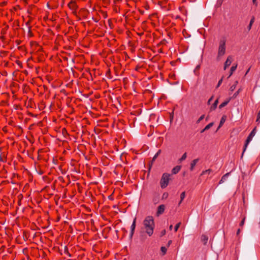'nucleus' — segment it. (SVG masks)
<instances>
[{"label":"nucleus","mask_w":260,"mask_h":260,"mask_svg":"<svg viewBox=\"0 0 260 260\" xmlns=\"http://www.w3.org/2000/svg\"><path fill=\"white\" fill-rule=\"evenodd\" d=\"M0 161H3V159H2V158L1 156H0Z\"/></svg>","instance_id":"obj_39"},{"label":"nucleus","mask_w":260,"mask_h":260,"mask_svg":"<svg viewBox=\"0 0 260 260\" xmlns=\"http://www.w3.org/2000/svg\"><path fill=\"white\" fill-rule=\"evenodd\" d=\"M225 53V40H221L219 42L217 58H219L222 56Z\"/></svg>","instance_id":"obj_3"},{"label":"nucleus","mask_w":260,"mask_h":260,"mask_svg":"<svg viewBox=\"0 0 260 260\" xmlns=\"http://www.w3.org/2000/svg\"><path fill=\"white\" fill-rule=\"evenodd\" d=\"M165 209V206L164 205H159L157 208V211L156 212L157 216H158L162 214L164 212Z\"/></svg>","instance_id":"obj_6"},{"label":"nucleus","mask_w":260,"mask_h":260,"mask_svg":"<svg viewBox=\"0 0 260 260\" xmlns=\"http://www.w3.org/2000/svg\"><path fill=\"white\" fill-rule=\"evenodd\" d=\"M205 131H206V129H205V127L204 129H203L201 131V133H204Z\"/></svg>","instance_id":"obj_37"},{"label":"nucleus","mask_w":260,"mask_h":260,"mask_svg":"<svg viewBox=\"0 0 260 260\" xmlns=\"http://www.w3.org/2000/svg\"><path fill=\"white\" fill-rule=\"evenodd\" d=\"M230 173H227L225 174H224L221 178L220 180L219 181V183L221 184L223 183L228 178Z\"/></svg>","instance_id":"obj_10"},{"label":"nucleus","mask_w":260,"mask_h":260,"mask_svg":"<svg viewBox=\"0 0 260 260\" xmlns=\"http://www.w3.org/2000/svg\"><path fill=\"white\" fill-rule=\"evenodd\" d=\"M160 153H161V150H159L157 152V153L154 155V156H153V158H152V159L151 160V166L152 165V164L155 160V159L158 156V155L160 154Z\"/></svg>","instance_id":"obj_14"},{"label":"nucleus","mask_w":260,"mask_h":260,"mask_svg":"<svg viewBox=\"0 0 260 260\" xmlns=\"http://www.w3.org/2000/svg\"><path fill=\"white\" fill-rule=\"evenodd\" d=\"M245 218L246 217H244V218H243V219L242 220V221L240 222V224H239V225L240 226H243V225L244 224V223H245Z\"/></svg>","instance_id":"obj_27"},{"label":"nucleus","mask_w":260,"mask_h":260,"mask_svg":"<svg viewBox=\"0 0 260 260\" xmlns=\"http://www.w3.org/2000/svg\"><path fill=\"white\" fill-rule=\"evenodd\" d=\"M237 66L236 65V66H233L231 68V70H230V74L229 76V77H230L233 73V72L236 70L237 69Z\"/></svg>","instance_id":"obj_17"},{"label":"nucleus","mask_w":260,"mask_h":260,"mask_svg":"<svg viewBox=\"0 0 260 260\" xmlns=\"http://www.w3.org/2000/svg\"><path fill=\"white\" fill-rule=\"evenodd\" d=\"M143 229L146 233L149 236H151L153 234L155 227L153 217L151 216H147L143 221Z\"/></svg>","instance_id":"obj_1"},{"label":"nucleus","mask_w":260,"mask_h":260,"mask_svg":"<svg viewBox=\"0 0 260 260\" xmlns=\"http://www.w3.org/2000/svg\"><path fill=\"white\" fill-rule=\"evenodd\" d=\"M181 168L180 166H176L172 170V173L173 174H176L180 171Z\"/></svg>","instance_id":"obj_9"},{"label":"nucleus","mask_w":260,"mask_h":260,"mask_svg":"<svg viewBox=\"0 0 260 260\" xmlns=\"http://www.w3.org/2000/svg\"><path fill=\"white\" fill-rule=\"evenodd\" d=\"M186 157H187V154L186 153H184L182 156H181V157L179 159V160L181 162L184 160H185L186 158Z\"/></svg>","instance_id":"obj_19"},{"label":"nucleus","mask_w":260,"mask_h":260,"mask_svg":"<svg viewBox=\"0 0 260 260\" xmlns=\"http://www.w3.org/2000/svg\"><path fill=\"white\" fill-rule=\"evenodd\" d=\"M172 240H169L168 242V244H167V246L169 247L170 246V245L172 244Z\"/></svg>","instance_id":"obj_32"},{"label":"nucleus","mask_w":260,"mask_h":260,"mask_svg":"<svg viewBox=\"0 0 260 260\" xmlns=\"http://www.w3.org/2000/svg\"><path fill=\"white\" fill-rule=\"evenodd\" d=\"M185 197V192L183 191L180 194V201L179 203V205H180L181 204V203H182V201L184 200Z\"/></svg>","instance_id":"obj_16"},{"label":"nucleus","mask_w":260,"mask_h":260,"mask_svg":"<svg viewBox=\"0 0 260 260\" xmlns=\"http://www.w3.org/2000/svg\"><path fill=\"white\" fill-rule=\"evenodd\" d=\"M166 234V230H163L161 231V232H160V237H162L163 236H164L165 234Z\"/></svg>","instance_id":"obj_29"},{"label":"nucleus","mask_w":260,"mask_h":260,"mask_svg":"<svg viewBox=\"0 0 260 260\" xmlns=\"http://www.w3.org/2000/svg\"><path fill=\"white\" fill-rule=\"evenodd\" d=\"M172 228H173V225H170V226H169L170 230H172Z\"/></svg>","instance_id":"obj_38"},{"label":"nucleus","mask_w":260,"mask_h":260,"mask_svg":"<svg viewBox=\"0 0 260 260\" xmlns=\"http://www.w3.org/2000/svg\"><path fill=\"white\" fill-rule=\"evenodd\" d=\"M180 225H181V222H179L176 224V225L175 226V228H174V231L175 232H176L178 231Z\"/></svg>","instance_id":"obj_25"},{"label":"nucleus","mask_w":260,"mask_h":260,"mask_svg":"<svg viewBox=\"0 0 260 260\" xmlns=\"http://www.w3.org/2000/svg\"><path fill=\"white\" fill-rule=\"evenodd\" d=\"M167 197H168V194L167 193V194L164 193V194H163V197L164 198H165V197L167 198Z\"/></svg>","instance_id":"obj_36"},{"label":"nucleus","mask_w":260,"mask_h":260,"mask_svg":"<svg viewBox=\"0 0 260 260\" xmlns=\"http://www.w3.org/2000/svg\"><path fill=\"white\" fill-rule=\"evenodd\" d=\"M225 116H223L220 119V123L218 126V129H219L223 124V123L225 122Z\"/></svg>","instance_id":"obj_15"},{"label":"nucleus","mask_w":260,"mask_h":260,"mask_svg":"<svg viewBox=\"0 0 260 260\" xmlns=\"http://www.w3.org/2000/svg\"><path fill=\"white\" fill-rule=\"evenodd\" d=\"M237 84H238V81H236V82H235V84H233V85L230 87V91H233L235 89V88H236V86H237Z\"/></svg>","instance_id":"obj_18"},{"label":"nucleus","mask_w":260,"mask_h":260,"mask_svg":"<svg viewBox=\"0 0 260 260\" xmlns=\"http://www.w3.org/2000/svg\"><path fill=\"white\" fill-rule=\"evenodd\" d=\"M240 232H241L240 229H238V230H237V233H236V234H237V236H238V235H239V234H240Z\"/></svg>","instance_id":"obj_35"},{"label":"nucleus","mask_w":260,"mask_h":260,"mask_svg":"<svg viewBox=\"0 0 260 260\" xmlns=\"http://www.w3.org/2000/svg\"><path fill=\"white\" fill-rule=\"evenodd\" d=\"M254 22V16H252V18H251V20H250V23H249V24H250V25H252V24H253V22Z\"/></svg>","instance_id":"obj_30"},{"label":"nucleus","mask_w":260,"mask_h":260,"mask_svg":"<svg viewBox=\"0 0 260 260\" xmlns=\"http://www.w3.org/2000/svg\"><path fill=\"white\" fill-rule=\"evenodd\" d=\"M249 70H250V69H249L247 71V72H246V74H247L248 73V72H249Z\"/></svg>","instance_id":"obj_40"},{"label":"nucleus","mask_w":260,"mask_h":260,"mask_svg":"<svg viewBox=\"0 0 260 260\" xmlns=\"http://www.w3.org/2000/svg\"><path fill=\"white\" fill-rule=\"evenodd\" d=\"M170 176V174L167 173L162 174L160 180V185L161 188H165L168 185Z\"/></svg>","instance_id":"obj_2"},{"label":"nucleus","mask_w":260,"mask_h":260,"mask_svg":"<svg viewBox=\"0 0 260 260\" xmlns=\"http://www.w3.org/2000/svg\"><path fill=\"white\" fill-rule=\"evenodd\" d=\"M136 217H135L134 218V219L133 220V223H132V224L131 225V233H130V235H129V237H130L131 238H132L133 236L134 235L135 229V228H136Z\"/></svg>","instance_id":"obj_5"},{"label":"nucleus","mask_w":260,"mask_h":260,"mask_svg":"<svg viewBox=\"0 0 260 260\" xmlns=\"http://www.w3.org/2000/svg\"><path fill=\"white\" fill-rule=\"evenodd\" d=\"M71 4H72L74 5H75V3L74 2H72Z\"/></svg>","instance_id":"obj_41"},{"label":"nucleus","mask_w":260,"mask_h":260,"mask_svg":"<svg viewBox=\"0 0 260 260\" xmlns=\"http://www.w3.org/2000/svg\"><path fill=\"white\" fill-rule=\"evenodd\" d=\"M200 65H198L196 67L195 69L194 70V73L195 75H198L199 73L198 72V70H199L200 69Z\"/></svg>","instance_id":"obj_21"},{"label":"nucleus","mask_w":260,"mask_h":260,"mask_svg":"<svg viewBox=\"0 0 260 260\" xmlns=\"http://www.w3.org/2000/svg\"><path fill=\"white\" fill-rule=\"evenodd\" d=\"M167 248L165 247L162 246L161 247V251L163 253V255H165L166 253L167 252Z\"/></svg>","instance_id":"obj_26"},{"label":"nucleus","mask_w":260,"mask_h":260,"mask_svg":"<svg viewBox=\"0 0 260 260\" xmlns=\"http://www.w3.org/2000/svg\"><path fill=\"white\" fill-rule=\"evenodd\" d=\"M208 237L204 235H203L201 237V241L204 243V245H206L208 242Z\"/></svg>","instance_id":"obj_13"},{"label":"nucleus","mask_w":260,"mask_h":260,"mask_svg":"<svg viewBox=\"0 0 260 260\" xmlns=\"http://www.w3.org/2000/svg\"><path fill=\"white\" fill-rule=\"evenodd\" d=\"M251 26H252V25H250L249 24V25L247 26V29H248V30H250L251 29Z\"/></svg>","instance_id":"obj_34"},{"label":"nucleus","mask_w":260,"mask_h":260,"mask_svg":"<svg viewBox=\"0 0 260 260\" xmlns=\"http://www.w3.org/2000/svg\"><path fill=\"white\" fill-rule=\"evenodd\" d=\"M256 132V127L255 126L253 130L251 132L248 137L247 138V139L245 141V143L244 146L243 151L242 153L241 157H243V154L244 152L246 151V149L247 147V146L248 144L250 143V142L252 140L253 137L255 136Z\"/></svg>","instance_id":"obj_4"},{"label":"nucleus","mask_w":260,"mask_h":260,"mask_svg":"<svg viewBox=\"0 0 260 260\" xmlns=\"http://www.w3.org/2000/svg\"><path fill=\"white\" fill-rule=\"evenodd\" d=\"M208 117H206V120H208Z\"/></svg>","instance_id":"obj_42"},{"label":"nucleus","mask_w":260,"mask_h":260,"mask_svg":"<svg viewBox=\"0 0 260 260\" xmlns=\"http://www.w3.org/2000/svg\"><path fill=\"white\" fill-rule=\"evenodd\" d=\"M212 172V170L208 169V170H206L205 171H203L201 175H203V174H209Z\"/></svg>","instance_id":"obj_23"},{"label":"nucleus","mask_w":260,"mask_h":260,"mask_svg":"<svg viewBox=\"0 0 260 260\" xmlns=\"http://www.w3.org/2000/svg\"><path fill=\"white\" fill-rule=\"evenodd\" d=\"M213 96H212V97H211V98L209 99V100H208V104H210V102H211L212 101V100H213Z\"/></svg>","instance_id":"obj_33"},{"label":"nucleus","mask_w":260,"mask_h":260,"mask_svg":"<svg viewBox=\"0 0 260 260\" xmlns=\"http://www.w3.org/2000/svg\"><path fill=\"white\" fill-rule=\"evenodd\" d=\"M205 117V115H202V116H200V117L197 120L196 123L197 124L199 123L201 121H202Z\"/></svg>","instance_id":"obj_24"},{"label":"nucleus","mask_w":260,"mask_h":260,"mask_svg":"<svg viewBox=\"0 0 260 260\" xmlns=\"http://www.w3.org/2000/svg\"><path fill=\"white\" fill-rule=\"evenodd\" d=\"M257 0H252V3L254 5H255L256 6H257V3L256 2Z\"/></svg>","instance_id":"obj_31"},{"label":"nucleus","mask_w":260,"mask_h":260,"mask_svg":"<svg viewBox=\"0 0 260 260\" xmlns=\"http://www.w3.org/2000/svg\"><path fill=\"white\" fill-rule=\"evenodd\" d=\"M231 59H232V57L231 56H228L225 63H224V69L225 70L226 69V68H228V67H229L231 63H232V60H231Z\"/></svg>","instance_id":"obj_7"},{"label":"nucleus","mask_w":260,"mask_h":260,"mask_svg":"<svg viewBox=\"0 0 260 260\" xmlns=\"http://www.w3.org/2000/svg\"><path fill=\"white\" fill-rule=\"evenodd\" d=\"M213 124H214L213 122H211V123H209L208 125H207L205 126V129L208 130V129H210L213 125Z\"/></svg>","instance_id":"obj_22"},{"label":"nucleus","mask_w":260,"mask_h":260,"mask_svg":"<svg viewBox=\"0 0 260 260\" xmlns=\"http://www.w3.org/2000/svg\"><path fill=\"white\" fill-rule=\"evenodd\" d=\"M231 100V98H229V99H227L226 101H225L224 102H223V103H222L219 106V108L221 109V108H223L224 107H225V106H226L228 104V103L230 102Z\"/></svg>","instance_id":"obj_11"},{"label":"nucleus","mask_w":260,"mask_h":260,"mask_svg":"<svg viewBox=\"0 0 260 260\" xmlns=\"http://www.w3.org/2000/svg\"><path fill=\"white\" fill-rule=\"evenodd\" d=\"M222 82V78L220 79L219 81H218V84L216 86V88H218L220 86V85H221Z\"/></svg>","instance_id":"obj_28"},{"label":"nucleus","mask_w":260,"mask_h":260,"mask_svg":"<svg viewBox=\"0 0 260 260\" xmlns=\"http://www.w3.org/2000/svg\"><path fill=\"white\" fill-rule=\"evenodd\" d=\"M218 103V100L217 99L215 101L213 104L211 106L210 111H213V110H215L216 108H217Z\"/></svg>","instance_id":"obj_12"},{"label":"nucleus","mask_w":260,"mask_h":260,"mask_svg":"<svg viewBox=\"0 0 260 260\" xmlns=\"http://www.w3.org/2000/svg\"><path fill=\"white\" fill-rule=\"evenodd\" d=\"M241 89H239L233 95L232 97H231V99H233V98H235L238 94L239 93H240V92L241 91Z\"/></svg>","instance_id":"obj_20"},{"label":"nucleus","mask_w":260,"mask_h":260,"mask_svg":"<svg viewBox=\"0 0 260 260\" xmlns=\"http://www.w3.org/2000/svg\"><path fill=\"white\" fill-rule=\"evenodd\" d=\"M199 158H197V159H195L194 160H193L191 163H190V170L191 171H192L193 169H194V168L195 167V166L196 165L197 163L199 161Z\"/></svg>","instance_id":"obj_8"}]
</instances>
